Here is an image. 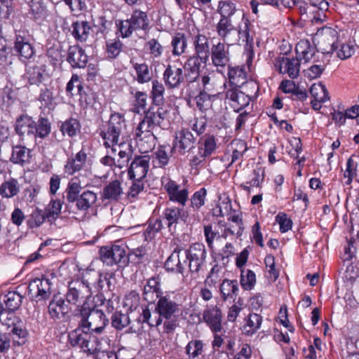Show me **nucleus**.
Returning <instances> with one entry per match:
<instances>
[{"mask_svg":"<svg viewBox=\"0 0 359 359\" xmlns=\"http://www.w3.org/2000/svg\"><path fill=\"white\" fill-rule=\"evenodd\" d=\"M8 334L14 346H21L25 343L27 332L21 326L15 325Z\"/></svg>","mask_w":359,"mask_h":359,"instance_id":"50","label":"nucleus"},{"mask_svg":"<svg viewBox=\"0 0 359 359\" xmlns=\"http://www.w3.org/2000/svg\"><path fill=\"white\" fill-rule=\"evenodd\" d=\"M241 88H233L226 93V97L234 102L233 107L236 112L245 110V108L247 107V95Z\"/></svg>","mask_w":359,"mask_h":359,"instance_id":"33","label":"nucleus"},{"mask_svg":"<svg viewBox=\"0 0 359 359\" xmlns=\"http://www.w3.org/2000/svg\"><path fill=\"white\" fill-rule=\"evenodd\" d=\"M63 202L60 199H51L45 209L46 219L52 222L55 221L61 212Z\"/></svg>","mask_w":359,"mask_h":359,"instance_id":"46","label":"nucleus"},{"mask_svg":"<svg viewBox=\"0 0 359 359\" xmlns=\"http://www.w3.org/2000/svg\"><path fill=\"white\" fill-rule=\"evenodd\" d=\"M28 292L38 300L46 299L51 294V283L47 278H35L29 283Z\"/></svg>","mask_w":359,"mask_h":359,"instance_id":"13","label":"nucleus"},{"mask_svg":"<svg viewBox=\"0 0 359 359\" xmlns=\"http://www.w3.org/2000/svg\"><path fill=\"white\" fill-rule=\"evenodd\" d=\"M203 318L212 332H218L221 331L222 313L217 306L205 310Z\"/></svg>","mask_w":359,"mask_h":359,"instance_id":"26","label":"nucleus"},{"mask_svg":"<svg viewBox=\"0 0 359 359\" xmlns=\"http://www.w3.org/2000/svg\"><path fill=\"white\" fill-rule=\"evenodd\" d=\"M155 128L144 118L140 122L135 130V137L139 141L144 139L154 140L156 139L153 130Z\"/></svg>","mask_w":359,"mask_h":359,"instance_id":"37","label":"nucleus"},{"mask_svg":"<svg viewBox=\"0 0 359 359\" xmlns=\"http://www.w3.org/2000/svg\"><path fill=\"white\" fill-rule=\"evenodd\" d=\"M171 46L172 47V54L174 55H180L184 53L187 46V41L185 35L182 33H176L172 37Z\"/></svg>","mask_w":359,"mask_h":359,"instance_id":"47","label":"nucleus"},{"mask_svg":"<svg viewBox=\"0 0 359 359\" xmlns=\"http://www.w3.org/2000/svg\"><path fill=\"white\" fill-rule=\"evenodd\" d=\"M100 136L104 140L106 147L118 144L121 140L128 136V131L124 116L119 113H114L110 116L107 124L100 131Z\"/></svg>","mask_w":359,"mask_h":359,"instance_id":"3","label":"nucleus"},{"mask_svg":"<svg viewBox=\"0 0 359 359\" xmlns=\"http://www.w3.org/2000/svg\"><path fill=\"white\" fill-rule=\"evenodd\" d=\"M118 158L117 159L116 166L123 168L128 165L133 155V149L130 144H124L122 142L118 144Z\"/></svg>","mask_w":359,"mask_h":359,"instance_id":"42","label":"nucleus"},{"mask_svg":"<svg viewBox=\"0 0 359 359\" xmlns=\"http://www.w3.org/2000/svg\"><path fill=\"white\" fill-rule=\"evenodd\" d=\"M14 49L20 57L25 59H29L34 55V48L28 36L25 32H19L15 34Z\"/></svg>","mask_w":359,"mask_h":359,"instance_id":"20","label":"nucleus"},{"mask_svg":"<svg viewBox=\"0 0 359 359\" xmlns=\"http://www.w3.org/2000/svg\"><path fill=\"white\" fill-rule=\"evenodd\" d=\"M67 60L73 68H84L88 62V56L83 48L72 46L68 49Z\"/></svg>","mask_w":359,"mask_h":359,"instance_id":"21","label":"nucleus"},{"mask_svg":"<svg viewBox=\"0 0 359 359\" xmlns=\"http://www.w3.org/2000/svg\"><path fill=\"white\" fill-rule=\"evenodd\" d=\"M207 191L205 188H201L196 191L191 198V205L194 210L200 209L205 204V199Z\"/></svg>","mask_w":359,"mask_h":359,"instance_id":"60","label":"nucleus"},{"mask_svg":"<svg viewBox=\"0 0 359 359\" xmlns=\"http://www.w3.org/2000/svg\"><path fill=\"white\" fill-rule=\"evenodd\" d=\"M46 219V212H43L38 208L35 209L29 216L27 220V224L29 228H36L40 226Z\"/></svg>","mask_w":359,"mask_h":359,"instance_id":"55","label":"nucleus"},{"mask_svg":"<svg viewBox=\"0 0 359 359\" xmlns=\"http://www.w3.org/2000/svg\"><path fill=\"white\" fill-rule=\"evenodd\" d=\"M216 98V95H210L205 92H201L195 100L197 107L202 111H207L212 107V102Z\"/></svg>","mask_w":359,"mask_h":359,"instance_id":"51","label":"nucleus"},{"mask_svg":"<svg viewBox=\"0 0 359 359\" xmlns=\"http://www.w3.org/2000/svg\"><path fill=\"white\" fill-rule=\"evenodd\" d=\"M28 4L34 19L41 20L46 18L48 11L43 0H30Z\"/></svg>","mask_w":359,"mask_h":359,"instance_id":"44","label":"nucleus"},{"mask_svg":"<svg viewBox=\"0 0 359 359\" xmlns=\"http://www.w3.org/2000/svg\"><path fill=\"white\" fill-rule=\"evenodd\" d=\"M296 53L301 60L305 62H309L315 54V48L311 45L308 40H301L296 45Z\"/></svg>","mask_w":359,"mask_h":359,"instance_id":"40","label":"nucleus"},{"mask_svg":"<svg viewBox=\"0 0 359 359\" xmlns=\"http://www.w3.org/2000/svg\"><path fill=\"white\" fill-rule=\"evenodd\" d=\"M247 263V248H244L242 252L237 255L236 258V265L241 270V278L240 283L243 287L242 294L245 293V290H246L247 285V280L245 279V276L244 275L245 270L244 266Z\"/></svg>","mask_w":359,"mask_h":359,"instance_id":"49","label":"nucleus"},{"mask_svg":"<svg viewBox=\"0 0 359 359\" xmlns=\"http://www.w3.org/2000/svg\"><path fill=\"white\" fill-rule=\"evenodd\" d=\"M51 123L45 117H39L37 122L34 121V137L41 139L46 137L50 133Z\"/></svg>","mask_w":359,"mask_h":359,"instance_id":"43","label":"nucleus"},{"mask_svg":"<svg viewBox=\"0 0 359 359\" xmlns=\"http://www.w3.org/2000/svg\"><path fill=\"white\" fill-rule=\"evenodd\" d=\"M88 332L81 333L79 329L74 330L69 334V341L72 346L81 348L82 343L85 341Z\"/></svg>","mask_w":359,"mask_h":359,"instance_id":"62","label":"nucleus"},{"mask_svg":"<svg viewBox=\"0 0 359 359\" xmlns=\"http://www.w3.org/2000/svg\"><path fill=\"white\" fill-rule=\"evenodd\" d=\"M122 183L118 180H115L107 184L100 192V197L102 201L109 202L118 201L123 195Z\"/></svg>","mask_w":359,"mask_h":359,"instance_id":"18","label":"nucleus"},{"mask_svg":"<svg viewBox=\"0 0 359 359\" xmlns=\"http://www.w3.org/2000/svg\"><path fill=\"white\" fill-rule=\"evenodd\" d=\"M22 296L17 292H9L6 296L4 302L6 309L9 311H15L17 310L22 304Z\"/></svg>","mask_w":359,"mask_h":359,"instance_id":"52","label":"nucleus"},{"mask_svg":"<svg viewBox=\"0 0 359 359\" xmlns=\"http://www.w3.org/2000/svg\"><path fill=\"white\" fill-rule=\"evenodd\" d=\"M210 55L212 63L217 67H225L229 61V49L224 43L213 45Z\"/></svg>","mask_w":359,"mask_h":359,"instance_id":"24","label":"nucleus"},{"mask_svg":"<svg viewBox=\"0 0 359 359\" xmlns=\"http://www.w3.org/2000/svg\"><path fill=\"white\" fill-rule=\"evenodd\" d=\"M82 90L83 86L79 81V76L77 74H73L70 81L67 84V93L73 96L76 93L80 94Z\"/></svg>","mask_w":359,"mask_h":359,"instance_id":"61","label":"nucleus"},{"mask_svg":"<svg viewBox=\"0 0 359 359\" xmlns=\"http://www.w3.org/2000/svg\"><path fill=\"white\" fill-rule=\"evenodd\" d=\"M130 323V318L127 314L115 312L111 316V325L118 330H121Z\"/></svg>","mask_w":359,"mask_h":359,"instance_id":"56","label":"nucleus"},{"mask_svg":"<svg viewBox=\"0 0 359 359\" xmlns=\"http://www.w3.org/2000/svg\"><path fill=\"white\" fill-rule=\"evenodd\" d=\"M179 304L170 299L168 294L161 297L155 308V311L158 314L159 318L166 320L171 319L179 312Z\"/></svg>","mask_w":359,"mask_h":359,"instance_id":"16","label":"nucleus"},{"mask_svg":"<svg viewBox=\"0 0 359 359\" xmlns=\"http://www.w3.org/2000/svg\"><path fill=\"white\" fill-rule=\"evenodd\" d=\"M229 219L233 222V223L236 224L238 229L236 231V229H234V226H230L224 230L222 233L220 235V238H226L230 235L240 238L243 235L245 229L241 215L235 214L234 212Z\"/></svg>","mask_w":359,"mask_h":359,"instance_id":"36","label":"nucleus"},{"mask_svg":"<svg viewBox=\"0 0 359 359\" xmlns=\"http://www.w3.org/2000/svg\"><path fill=\"white\" fill-rule=\"evenodd\" d=\"M45 69L43 66L29 65L26 67L25 78L29 85L39 86L43 79Z\"/></svg>","mask_w":359,"mask_h":359,"instance_id":"35","label":"nucleus"},{"mask_svg":"<svg viewBox=\"0 0 359 359\" xmlns=\"http://www.w3.org/2000/svg\"><path fill=\"white\" fill-rule=\"evenodd\" d=\"M160 287V282L157 278H149L143 288V299L148 303H154L157 299H159L163 295Z\"/></svg>","mask_w":359,"mask_h":359,"instance_id":"22","label":"nucleus"},{"mask_svg":"<svg viewBox=\"0 0 359 359\" xmlns=\"http://www.w3.org/2000/svg\"><path fill=\"white\" fill-rule=\"evenodd\" d=\"M201 59L194 55L189 57L184 65L185 82L194 83L200 75Z\"/></svg>","mask_w":359,"mask_h":359,"instance_id":"23","label":"nucleus"},{"mask_svg":"<svg viewBox=\"0 0 359 359\" xmlns=\"http://www.w3.org/2000/svg\"><path fill=\"white\" fill-rule=\"evenodd\" d=\"M218 11L222 18H229L236 11V8L233 3L224 1L219 2Z\"/></svg>","mask_w":359,"mask_h":359,"instance_id":"64","label":"nucleus"},{"mask_svg":"<svg viewBox=\"0 0 359 359\" xmlns=\"http://www.w3.org/2000/svg\"><path fill=\"white\" fill-rule=\"evenodd\" d=\"M93 292L88 281L76 280L69 283L68 291L66 293L67 302L69 304L81 306L88 304L86 300L91 297Z\"/></svg>","mask_w":359,"mask_h":359,"instance_id":"6","label":"nucleus"},{"mask_svg":"<svg viewBox=\"0 0 359 359\" xmlns=\"http://www.w3.org/2000/svg\"><path fill=\"white\" fill-rule=\"evenodd\" d=\"M74 316L79 318V327L83 332L101 334L109 323L104 313L98 309H91L88 304H83L74 311Z\"/></svg>","mask_w":359,"mask_h":359,"instance_id":"1","label":"nucleus"},{"mask_svg":"<svg viewBox=\"0 0 359 359\" xmlns=\"http://www.w3.org/2000/svg\"><path fill=\"white\" fill-rule=\"evenodd\" d=\"M20 184L16 179L11 178L4 182L0 186V194L4 198H12L15 196L20 191Z\"/></svg>","mask_w":359,"mask_h":359,"instance_id":"41","label":"nucleus"},{"mask_svg":"<svg viewBox=\"0 0 359 359\" xmlns=\"http://www.w3.org/2000/svg\"><path fill=\"white\" fill-rule=\"evenodd\" d=\"M149 157L148 156H137L133 160L128 169V177L133 180H143L149 170Z\"/></svg>","mask_w":359,"mask_h":359,"instance_id":"15","label":"nucleus"},{"mask_svg":"<svg viewBox=\"0 0 359 359\" xmlns=\"http://www.w3.org/2000/svg\"><path fill=\"white\" fill-rule=\"evenodd\" d=\"M320 48L327 53H332L338 48L339 36L336 29L323 27L318 29L315 35Z\"/></svg>","mask_w":359,"mask_h":359,"instance_id":"8","label":"nucleus"},{"mask_svg":"<svg viewBox=\"0 0 359 359\" xmlns=\"http://www.w3.org/2000/svg\"><path fill=\"white\" fill-rule=\"evenodd\" d=\"M206 250L203 244L196 243L189 249L183 250L182 261L187 265L191 274L198 275L205 266L206 259Z\"/></svg>","mask_w":359,"mask_h":359,"instance_id":"5","label":"nucleus"},{"mask_svg":"<svg viewBox=\"0 0 359 359\" xmlns=\"http://www.w3.org/2000/svg\"><path fill=\"white\" fill-rule=\"evenodd\" d=\"M80 123L74 118H69L65 121L62 122L60 126V131L63 135L72 137L75 136L80 130Z\"/></svg>","mask_w":359,"mask_h":359,"instance_id":"45","label":"nucleus"},{"mask_svg":"<svg viewBox=\"0 0 359 359\" xmlns=\"http://www.w3.org/2000/svg\"><path fill=\"white\" fill-rule=\"evenodd\" d=\"M165 88L163 85L157 80L152 82V99L153 102L156 105H160L163 101V94Z\"/></svg>","mask_w":359,"mask_h":359,"instance_id":"58","label":"nucleus"},{"mask_svg":"<svg viewBox=\"0 0 359 359\" xmlns=\"http://www.w3.org/2000/svg\"><path fill=\"white\" fill-rule=\"evenodd\" d=\"M313 97L320 102H326L329 100L328 91L325 85L322 83L313 84L310 88Z\"/></svg>","mask_w":359,"mask_h":359,"instance_id":"53","label":"nucleus"},{"mask_svg":"<svg viewBox=\"0 0 359 359\" xmlns=\"http://www.w3.org/2000/svg\"><path fill=\"white\" fill-rule=\"evenodd\" d=\"M194 44L195 48V55L194 56L201 59V62L203 64H205L211 52L208 39L204 35L198 34L195 37Z\"/></svg>","mask_w":359,"mask_h":359,"instance_id":"25","label":"nucleus"},{"mask_svg":"<svg viewBox=\"0 0 359 359\" xmlns=\"http://www.w3.org/2000/svg\"><path fill=\"white\" fill-rule=\"evenodd\" d=\"M233 30V26L229 18H221L217 25V32L221 37L225 39L227 34Z\"/></svg>","mask_w":359,"mask_h":359,"instance_id":"63","label":"nucleus"},{"mask_svg":"<svg viewBox=\"0 0 359 359\" xmlns=\"http://www.w3.org/2000/svg\"><path fill=\"white\" fill-rule=\"evenodd\" d=\"M219 291L224 301L233 300L234 304L230 307L228 320L235 321L239 313L245 308L244 298L239 295L240 290L236 280L225 279L219 286Z\"/></svg>","mask_w":359,"mask_h":359,"instance_id":"4","label":"nucleus"},{"mask_svg":"<svg viewBox=\"0 0 359 359\" xmlns=\"http://www.w3.org/2000/svg\"><path fill=\"white\" fill-rule=\"evenodd\" d=\"M231 200L225 194L219 196L217 205L212 209V214L215 217H230L231 215Z\"/></svg>","mask_w":359,"mask_h":359,"instance_id":"39","label":"nucleus"},{"mask_svg":"<svg viewBox=\"0 0 359 359\" xmlns=\"http://www.w3.org/2000/svg\"><path fill=\"white\" fill-rule=\"evenodd\" d=\"M31 150L22 145H14L12 147L10 161L14 164L24 166L29 163L31 159Z\"/></svg>","mask_w":359,"mask_h":359,"instance_id":"31","label":"nucleus"},{"mask_svg":"<svg viewBox=\"0 0 359 359\" xmlns=\"http://www.w3.org/2000/svg\"><path fill=\"white\" fill-rule=\"evenodd\" d=\"M161 182L168 195L169 200L184 207L189 198L187 189H180V185L175 181L166 177L162 178Z\"/></svg>","mask_w":359,"mask_h":359,"instance_id":"9","label":"nucleus"},{"mask_svg":"<svg viewBox=\"0 0 359 359\" xmlns=\"http://www.w3.org/2000/svg\"><path fill=\"white\" fill-rule=\"evenodd\" d=\"M196 139L191 132L182 130L176 133L172 149L180 155H185L195 148Z\"/></svg>","mask_w":359,"mask_h":359,"instance_id":"10","label":"nucleus"},{"mask_svg":"<svg viewBox=\"0 0 359 359\" xmlns=\"http://www.w3.org/2000/svg\"><path fill=\"white\" fill-rule=\"evenodd\" d=\"M163 80L169 88L179 87L185 81L182 69L175 65H168L163 73Z\"/></svg>","mask_w":359,"mask_h":359,"instance_id":"19","label":"nucleus"},{"mask_svg":"<svg viewBox=\"0 0 359 359\" xmlns=\"http://www.w3.org/2000/svg\"><path fill=\"white\" fill-rule=\"evenodd\" d=\"M228 74L229 82L233 88H243L247 83V73L244 66L229 68Z\"/></svg>","mask_w":359,"mask_h":359,"instance_id":"34","label":"nucleus"},{"mask_svg":"<svg viewBox=\"0 0 359 359\" xmlns=\"http://www.w3.org/2000/svg\"><path fill=\"white\" fill-rule=\"evenodd\" d=\"M137 74V81L140 83H147L152 79V72L146 63H135L133 65Z\"/></svg>","mask_w":359,"mask_h":359,"instance_id":"48","label":"nucleus"},{"mask_svg":"<svg viewBox=\"0 0 359 359\" xmlns=\"http://www.w3.org/2000/svg\"><path fill=\"white\" fill-rule=\"evenodd\" d=\"M335 50L339 58L346 60L351 57L355 53V46L350 43H338V48Z\"/></svg>","mask_w":359,"mask_h":359,"instance_id":"59","label":"nucleus"},{"mask_svg":"<svg viewBox=\"0 0 359 359\" xmlns=\"http://www.w3.org/2000/svg\"><path fill=\"white\" fill-rule=\"evenodd\" d=\"M167 110L159 105L151 107L145 111L144 118L147 119L154 128H163V123L165 119Z\"/></svg>","mask_w":359,"mask_h":359,"instance_id":"28","label":"nucleus"},{"mask_svg":"<svg viewBox=\"0 0 359 359\" xmlns=\"http://www.w3.org/2000/svg\"><path fill=\"white\" fill-rule=\"evenodd\" d=\"M198 151L191 159V165L197 167L203 163L205 158L212 154L216 149L215 137L210 135H205L202 137L198 142Z\"/></svg>","mask_w":359,"mask_h":359,"instance_id":"12","label":"nucleus"},{"mask_svg":"<svg viewBox=\"0 0 359 359\" xmlns=\"http://www.w3.org/2000/svg\"><path fill=\"white\" fill-rule=\"evenodd\" d=\"M87 154L83 150L79 151L74 158H68L64 167V172L67 175H73L80 171L86 165Z\"/></svg>","mask_w":359,"mask_h":359,"instance_id":"27","label":"nucleus"},{"mask_svg":"<svg viewBox=\"0 0 359 359\" xmlns=\"http://www.w3.org/2000/svg\"><path fill=\"white\" fill-rule=\"evenodd\" d=\"M161 217L165 224L171 231L172 229H175L176 225L180 222H187L189 213L188 211L184 210L183 207L170 205L164 209Z\"/></svg>","mask_w":359,"mask_h":359,"instance_id":"11","label":"nucleus"},{"mask_svg":"<svg viewBox=\"0 0 359 359\" xmlns=\"http://www.w3.org/2000/svg\"><path fill=\"white\" fill-rule=\"evenodd\" d=\"M15 131L21 137L25 135L34 136L33 118L27 115H22L18 117L15 122Z\"/></svg>","mask_w":359,"mask_h":359,"instance_id":"32","label":"nucleus"},{"mask_svg":"<svg viewBox=\"0 0 359 359\" xmlns=\"http://www.w3.org/2000/svg\"><path fill=\"white\" fill-rule=\"evenodd\" d=\"M275 67L279 73L287 74L291 79H295L299 75L300 61L297 57H277L275 60Z\"/></svg>","mask_w":359,"mask_h":359,"instance_id":"14","label":"nucleus"},{"mask_svg":"<svg viewBox=\"0 0 359 359\" xmlns=\"http://www.w3.org/2000/svg\"><path fill=\"white\" fill-rule=\"evenodd\" d=\"M100 259L107 266L118 264L120 266H126L128 262V255H126L125 248L118 245L111 247L102 246L100 249Z\"/></svg>","mask_w":359,"mask_h":359,"instance_id":"7","label":"nucleus"},{"mask_svg":"<svg viewBox=\"0 0 359 359\" xmlns=\"http://www.w3.org/2000/svg\"><path fill=\"white\" fill-rule=\"evenodd\" d=\"M204 236L205 241L210 249L214 248V241L220 238V234L217 230V226L211 224L204 225Z\"/></svg>","mask_w":359,"mask_h":359,"instance_id":"54","label":"nucleus"},{"mask_svg":"<svg viewBox=\"0 0 359 359\" xmlns=\"http://www.w3.org/2000/svg\"><path fill=\"white\" fill-rule=\"evenodd\" d=\"M72 34L74 38L81 42L86 41L90 34L91 30L90 26L87 21H76L72 25Z\"/></svg>","mask_w":359,"mask_h":359,"instance_id":"38","label":"nucleus"},{"mask_svg":"<svg viewBox=\"0 0 359 359\" xmlns=\"http://www.w3.org/2000/svg\"><path fill=\"white\" fill-rule=\"evenodd\" d=\"M48 311L51 318L65 320L68 318L70 309L62 298L54 296L49 303Z\"/></svg>","mask_w":359,"mask_h":359,"instance_id":"17","label":"nucleus"},{"mask_svg":"<svg viewBox=\"0 0 359 359\" xmlns=\"http://www.w3.org/2000/svg\"><path fill=\"white\" fill-rule=\"evenodd\" d=\"M203 351V343L201 340H191L186 346V353L189 358H195Z\"/></svg>","mask_w":359,"mask_h":359,"instance_id":"57","label":"nucleus"},{"mask_svg":"<svg viewBox=\"0 0 359 359\" xmlns=\"http://www.w3.org/2000/svg\"><path fill=\"white\" fill-rule=\"evenodd\" d=\"M183 249H175L165 262L167 271L182 273L186 264L182 261Z\"/></svg>","mask_w":359,"mask_h":359,"instance_id":"29","label":"nucleus"},{"mask_svg":"<svg viewBox=\"0 0 359 359\" xmlns=\"http://www.w3.org/2000/svg\"><path fill=\"white\" fill-rule=\"evenodd\" d=\"M129 20L134 32H147L149 29V20L146 12L135 9Z\"/></svg>","mask_w":359,"mask_h":359,"instance_id":"30","label":"nucleus"},{"mask_svg":"<svg viewBox=\"0 0 359 359\" xmlns=\"http://www.w3.org/2000/svg\"><path fill=\"white\" fill-rule=\"evenodd\" d=\"M83 187L77 179H72L65 190L67 206L72 207L75 205L77 210L86 212L97 200V194L86 190L80 194Z\"/></svg>","mask_w":359,"mask_h":359,"instance_id":"2","label":"nucleus"}]
</instances>
